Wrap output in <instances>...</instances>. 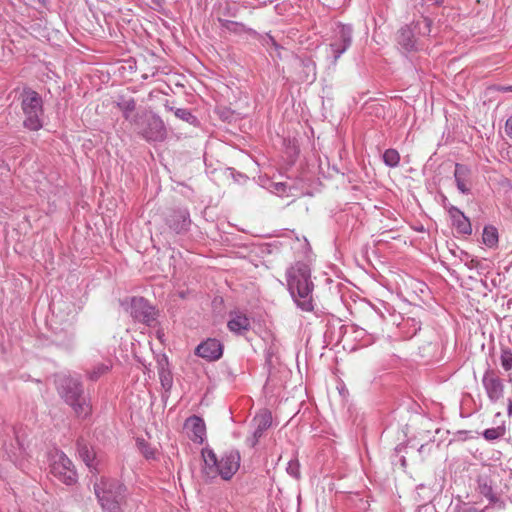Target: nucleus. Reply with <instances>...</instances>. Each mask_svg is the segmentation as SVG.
<instances>
[{
  "label": "nucleus",
  "instance_id": "obj_2",
  "mask_svg": "<svg viewBox=\"0 0 512 512\" xmlns=\"http://www.w3.org/2000/svg\"><path fill=\"white\" fill-rule=\"evenodd\" d=\"M203 468L202 474L207 480L221 477L223 480H230L240 467V454L236 450L225 452L220 458V468L216 466V454L209 448L202 449Z\"/></svg>",
  "mask_w": 512,
  "mask_h": 512
},
{
  "label": "nucleus",
  "instance_id": "obj_25",
  "mask_svg": "<svg viewBox=\"0 0 512 512\" xmlns=\"http://www.w3.org/2000/svg\"><path fill=\"white\" fill-rule=\"evenodd\" d=\"M383 161L389 167H396L400 162V155L395 149H387L383 154Z\"/></svg>",
  "mask_w": 512,
  "mask_h": 512
},
{
  "label": "nucleus",
  "instance_id": "obj_32",
  "mask_svg": "<svg viewBox=\"0 0 512 512\" xmlns=\"http://www.w3.org/2000/svg\"><path fill=\"white\" fill-rule=\"evenodd\" d=\"M222 27L226 28L227 30L237 32L238 28H242L243 26L237 22L225 20L222 21Z\"/></svg>",
  "mask_w": 512,
  "mask_h": 512
},
{
  "label": "nucleus",
  "instance_id": "obj_6",
  "mask_svg": "<svg viewBox=\"0 0 512 512\" xmlns=\"http://www.w3.org/2000/svg\"><path fill=\"white\" fill-rule=\"evenodd\" d=\"M353 29L351 25L335 23L332 27V35L329 44V56L333 63L344 54L352 44Z\"/></svg>",
  "mask_w": 512,
  "mask_h": 512
},
{
  "label": "nucleus",
  "instance_id": "obj_31",
  "mask_svg": "<svg viewBox=\"0 0 512 512\" xmlns=\"http://www.w3.org/2000/svg\"><path fill=\"white\" fill-rule=\"evenodd\" d=\"M419 32L423 35H429L431 32V20L428 18H423L421 22L418 23Z\"/></svg>",
  "mask_w": 512,
  "mask_h": 512
},
{
  "label": "nucleus",
  "instance_id": "obj_26",
  "mask_svg": "<svg viewBox=\"0 0 512 512\" xmlns=\"http://www.w3.org/2000/svg\"><path fill=\"white\" fill-rule=\"evenodd\" d=\"M504 434L505 428L502 426H498L484 430L483 437L488 441H492L502 437Z\"/></svg>",
  "mask_w": 512,
  "mask_h": 512
},
{
  "label": "nucleus",
  "instance_id": "obj_19",
  "mask_svg": "<svg viewBox=\"0 0 512 512\" xmlns=\"http://www.w3.org/2000/svg\"><path fill=\"white\" fill-rule=\"evenodd\" d=\"M77 450L79 457L83 460V462L87 465V467L95 468L94 460L95 453L93 449L89 447V445L84 440H79L77 442Z\"/></svg>",
  "mask_w": 512,
  "mask_h": 512
},
{
  "label": "nucleus",
  "instance_id": "obj_24",
  "mask_svg": "<svg viewBox=\"0 0 512 512\" xmlns=\"http://www.w3.org/2000/svg\"><path fill=\"white\" fill-rule=\"evenodd\" d=\"M454 512H491V506L487 505L483 509H478L471 503L460 501L455 505Z\"/></svg>",
  "mask_w": 512,
  "mask_h": 512
},
{
  "label": "nucleus",
  "instance_id": "obj_11",
  "mask_svg": "<svg viewBox=\"0 0 512 512\" xmlns=\"http://www.w3.org/2000/svg\"><path fill=\"white\" fill-rule=\"evenodd\" d=\"M482 385L491 403H496L503 398L504 383L492 369H487L483 374Z\"/></svg>",
  "mask_w": 512,
  "mask_h": 512
},
{
  "label": "nucleus",
  "instance_id": "obj_9",
  "mask_svg": "<svg viewBox=\"0 0 512 512\" xmlns=\"http://www.w3.org/2000/svg\"><path fill=\"white\" fill-rule=\"evenodd\" d=\"M496 485L490 470L478 474L476 478V491L489 501V505H498L504 508L505 504L496 492Z\"/></svg>",
  "mask_w": 512,
  "mask_h": 512
},
{
  "label": "nucleus",
  "instance_id": "obj_4",
  "mask_svg": "<svg viewBox=\"0 0 512 512\" xmlns=\"http://www.w3.org/2000/svg\"><path fill=\"white\" fill-rule=\"evenodd\" d=\"M95 495L103 512H121L126 488L117 480L102 478L94 484Z\"/></svg>",
  "mask_w": 512,
  "mask_h": 512
},
{
  "label": "nucleus",
  "instance_id": "obj_40",
  "mask_svg": "<svg viewBox=\"0 0 512 512\" xmlns=\"http://www.w3.org/2000/svg\"><path fill=\"white\" fill-rule=\"evenodd\" d=\"M216 466L217 468H220V459L216 456Z\"/></svg>",
  "mask_w": 512,
  "mask_h": 512
},
{
  "label": "nucleus",
  "instance_id": "obj_36",
  "mask_svg": "<svg viewBox=\"0 0 512 512\" xmlns=\"http://www.w3.org/2000/svg\"><path fill=\"white\" fill-rule=\"evenodd\" d=\"M305 66H306V68H308L310 71H312L311 81H313V80L315 79V67H314V64H313V63H309V64H306Z\"/></svg>",
  "mask_w": 512,
  "mask_h": 512
},
{
  "label": "nucleus",
  "instance_id": "obj_29",
  "mask_svg": "<svg viewBox=\"0 0 512 512\" xmlns=\"http://www.w3.org/2000/svg\"><path fill=\"white\" fill-rule=\"evenodd\" d=\"M286 471L290 476L298 479L300 476V464H299L298 460H296V459L290 460L288 462Z\"/></svg>",
  "mask_w": 512,
  "mask_h": 512
},
{
  "label": "nucleus",
  "instance_id": "obj_34",
  "mask_svg": "<svg viewBox=\"0 0 512 512\" xmlns=\"http://www.w3.org/2000/svg\"><path fill=\"white\" fill-rule=\"evenodd\" d=\"M262 42L266 46L272 45V46L277 47V44H276L274 38L272 36L268 35V34L265 37H263Z\"/></svg>",
  "mask_w": 512,
  "mask_h": 512
},
{
  "label": "nucleus",
  "instance_id": "obj_12",
  "mask_svg": "<svg viewBox=\"0 0 512 512\" xmlns=\"http://www.w3.org/2000/svg\"><path fill=\"white\" fill-rule=\"evenodd\" d=\"M195 354L207 361H216L223 354V345L215 338H208L196 347Z\"/></svg>",
  "mask_w": 512,
  "mask_h": 512
},
{
  "label": "nucleus",
  "instance_id": "obj_16",
  "mask_svg": "<svg viewBox=\"0 0 512 512\" xmlns=\"http://www.w3.org/2000/svg\"><path fill=\"white\" fill-rule=\"evenodd\" d=\"M448 212L452 220V225L459 233L464 235H470L472 233L470 220L460 209L455 206H451Z\"/></svg>",
  "mask_w": 512,
  "mask_h": 512
},
{
  "label": "nucleus",
  "instance_id": "obj_37",
  "mask_svg": "<svg viewBox=\"0 0 512 512\" xmlns=\"http://www.w3.org/2000/svg\"><path fill=\"white\" fill-rule=\"evenodd\" d=\"M507 415L512 417V399H508L507 402Z\"/></svg>",
  "mask_w": 512,
  "mask_h": 512
},
{
  "label": "nucleus",
  "instance_id": "obj_22",
  "mask_svg": "<svg viewBox=\"0 0 512 512\" xmlns=\"http://www.w3.org/2000/svg\"><path fill=\"white\" fill-rule=\"evenodd\" d=\"M120 110L123 113V116L126 120L131 121L132 123H137L136 118L132 117V113L136 108V103L134 99L130 98L127 100H123L118 103Z\"/></svg>",
  "mask_w": 512,
  "mask_h": 512
},
{
  "label": "nucleus",
  "instance_id": "obj_1",
  "mask_svg": "<svg viewBox=\"0 0 512 512\" xmlns=\"http://www.w3.org/2000/svg\"><path fill=\"white\" fill-rule=\"evenodd\" d=\"M288 290L302 311L311 312L314 309L312 292L314 289L311 281V271L305 263H296L287 270Z\"/></svg>",
  "mask_w": 512,
  "mask_h": 512
},
{
  "label": "nucleus",
  "instance_id": "obj_10",
  "mask_svg": "<svg viewBox=\"0 0 512 512\" xmlns=\"http://www.w3.org/2000/svg\"><path fill=\"white\" fill-rule=\"evenodd\" d=\"M139 133L149 142H162L166 139L167 131L163 120L152 114L145 120V127Z\"/></svg>",
  "mask_w": 512,
  "mask_h": 512
},
{
  "label": "nucleus",
  "instance_id": "obj_14",
  "mask_svg": "<svg viewBox=\"0 0 512 512\" xmlns=\"http://www.w3.org/2000/svg\"><path fill=\"white\" fill-rule=\"evenodd\" d=\"M253 421L255 429L252 436L247 438V444L251 447H254L257 444L264 431L270 427L272 417L269 412L265 411L256 415Z\"/></svg>",
  "mask_w": 512,
  "mask_h": 512
},
{
  "label": "nucleus",
  "instance_id": "obj_8",
  "mask_svg": "<svg viewBox=\"0 0 512 512\" xmlns=\"http://www.w3.org/2000/svg\"><path fill=\"white\" fill-rule=\"evenodd\" d=\"M125 310L138 322L151 326L156 321V311L143 297H132L129 302L123 303Z\"/></svg>",
  "mask_w": 512,
  "mask_h": 512
},
{
  "label": "nucleus",
  "instance_id": "obj_28",
  "mask_svg": "<svg viewBox=\"0 0 512 512\" xmlns=\"http://www.w3.org/2000/svg\"><path fill=\"white\" fill-rule=\"evenodd\" d=\"M501 366L505 371L512 369V352L509 349H504L500 356Z\"/></svg>",
  "mask_w": 512,
  "mask_h": 512
},
{
  "label": "nucleus",
  "instance_id": "obj_17",
  "mask_svg": "<svg viewBox=\"0 0 512 512\" xmlns=\"http://www.w3.org/2000/svg\"><path fill=\"white\" fill-rule=\"evenodd\" d=\"M167 224L177 233L186 230L190 224L188 211L186 209L173 211L167 218Z\"/></svg>",
  "mask_w": 512,
  "mask_h": 512
},
{
  "label": "nucleus",
  "instance_id": "obj_18",
  "mask_svg": "<svg viewBox=\"0 0 512 512\" xmlns=\"http://www.w3.org/2000/svg\"><path fill=\"white\" fill-rule=\"evenodd\" d=\"M229 330L236 334H242L250 329V319L241 312H234L230 314V319L227 324Z\"/></svg>",
  "mask_w": 512,
  "mask_h": 512
},
{
  "label": "nucleus",
  "instance_id": "obj_13",
  "mask_svg": "<svg viewBox=\"0 0 512 512\" xmlns=\"http://www.w3.org/2000/svg\"><path fill=\"white\" fill-rule=\"evenodd\" d=\"M184 429L193 442L199 444L203 443L206 437V426L202 418L195 415L187 418Z\"/></svg>",
  "mask_w": 512,
  "mask_h": 512
},
{
  "label": "nucleus",
  "instance_id": "obj_41",
  "mask_svg": "<svg viewBox=\"0 0 512 512\" xmlns=\"http://www.w3.org/2000/svg\"><path fill=\"white\" fill-rule=\"evenodd\" d=\"M424 448H425V446L421 445L420 448H419V452L422 453L424 451Z\"/></svg>",
  "mask_w": 512,
  "mask_h": 512
},
{
  "label": "nucleus",
  "instance_id": "obj_23",
  "mask_svg": "<svg viewBox=\"0 0 512 512\" xmlns=\"http://www.w3.org/2000/svg\"><path fill=\"white\" fill-rule=\"evenodd\" d=\"M483 243L492 248L498 243V231L493 226H486L482 234Z\"/></svg>",
  "mask_w": 512,
  "mask_h": 512
},
{
  "label": "nucleus",
  "instance_id": "obj_33",
  "mask_svg": "<svg viewBox=\"0 0 512 512\" xmlns=\"http://www.w3.org/2000/svg\"><path fill=\"white\" fill-rule=\"evenodd\" d=\"M161 383L164 388L169 389L171 387V383H172L171 377L169 375H162Z\"/></svg>",
  "mask_w": 512,
  "mask_h": 512
},
{
  "label": "nucleus",
  "instance_id": "obj_39",
  "mask_svg": "<svg viewBox=\"0 0 512 512\" xmlns=\"http://www.w3.org/2000/svg\"><path fill=\"white\" fill-rule=\"evenodd\" d=\"M157 337L162 340V337H163V332L162 331H157Z\"/></svg>",
  "mask_w": 512,
  "mask_h": 512
},
{
  "label": "nucleus",
  "instance_id": "obj_27",
  "mask_svg": "<svg viewBox=\"0 0 512 512\" xmlns=\"http://www.w3.org/2000/svg\"><path fill=\"white\" fill-rule=\"evenodd\" d=\"M174 114L177 118L191 124L196 121V117L188 109L185 108L175 109Z\"/></svg>",
  "mask_w": 512,
  "mask_h": 512
},
{
  "label": "nucleus",
  "instance_id": "obj_5",
  "mask_svg": "<svg viewBox=\"0 0 512 512\" xmlns=\"http://www.w3.org/2000/svg\"><path fill=\"white\" fill-rule=\"evenodd\" d=\"M22 110L25 115L24 126L37 131L43 126V104L40 95L32 90H25L22 96Z\"/></svg>",
  "mask_w": 512,
  "mask_h": 512
},
{
  "label": "nucleus",
  "instance_id": "obj_15",
  "mask_svg": "<svg viewBox=\"0 0 512 512\" xmlns=\"http://www.w3.org/2000/svg\"><path fill=\"white\" fill-rule=\"evenodd\" d=\"M471 169L463 164L457 163L454 170V178L457 189L462 194H469L471 191Z\"/></svg>",
  "mask_w": 512,
  "mask_h": 512
},
{
  "label": "nucleus",
  "instance_id": "obj_3",
  "mask_svg": "<svg viewBox=\"0 0 512 512\" xmlns=\"http://www.w3.org/2000/svg\"><path fill=\"white\" fill-rule=\"evenodd\" d=\"M59 394L72 407L80 418H86L91 413L89 400L83 394L82 383L78 378L63 377L58 385Z\"/></svg>",
  "mask_w": 512,
  "mask_h": 512
},
{
  "label": "nucleus",
  "instance_id": "obj_20",
  "mask_svg": "<svg viewBox=\"0 0 512 512\" xmlns=\"http://www.w3.org/2000/svg\"><path fill=\"white\" fill-rule=\"evenodd\" d=\"M112 367V364L110 361H104L95 364L91 369L87 370L86 374L88 379L91 381H97L102 376L107 374Z\"/></svg>",
  "mask_w": 512,
  "mask_h": 512
},
{
  "label": "nucleus",
  "instance_id": "obj_38",
  "mask_svg": "<svg viewBox=\"0 0 512 512\" xmlns=\"http://www.w3.org/2000/svg\"><path fill=\"white\" fill-rule=\"evenodd\" d=\"M501 90H503V91H512V86L502 87Z\"/></svg>",
  "mask_w": 512,
  "mask_h": 512
},
{
  "label": "nucleus",
  "instance_id": "obj_21",
  "mask_svg": "<svg viewBox=\"0 0 512 512\" xmlns=\"http://www.w3.org/2000/svg\"><path fill=\"white\" fill-rule=\"evenodd\" d=\"M398 43L406 50L415 49V40L412 31L408 27H403L398 33Z\"/></svg>",
  "mask_w": 512,
  "mask_h": 512
},
{
  "label": "nucleus",
  "instance_id": "obj_30",
  "mask_svg": "<svg viewBox=\"0 0 512 512\" xmlns=\"http://www.w3.org/2000/svg\"><path fill=\"white\" fill-rule=\"evenodd\" d=\"M270 188L273 193L279 196L287 194V184L284 182H273Z\"/></svg>",
  "mask_w": 512,
  "mask_h": 512
},
{
  "label": "nucleus",
  "instance_id": "obj_7",
  "mask_svg": "<svg viewBox=\"0 0 512 512\" xmlns=\"http://www.w3.org/2000/svg\"><path fill=\"white\" fill-rule=\"evenodd\" d=\"M51 473L61 482L71 485L76 482L77 474L71 460L61 451L51 455Z\"/></svg>",
  "mask_w": 512,
  "mask_h": 512
},
{
  "label": "nucleus",
  "instance_id": "obj_42",
  "mask_svg": "<svg viewBox=\"0 0 512 512\" xmlns=\"http://www.w3.org/2000/svg\"><path fill=\"white\" fill-rule=\"evenodd\" d=\"M442 2H443V0H435V3L438 5L441 4Z\"/></svg>",
  "mask_w": 512,
  "mask_h": 512
},
{
  "label": "nucleus",
  "instance_id": "obj_35",
  "mask_svg": "<svg viewBox=\"0 0 512 512\" xmlns=\"http://www.w3.org/2000/svg\"><path fill=\"white\" fill-rule=\"evenodd\" d=\"M505 130L507 135L512 137V115L506 121Z\"/></svg>",
  "mask_w": 512,
  "mask_h": 512
}]
</instances>
